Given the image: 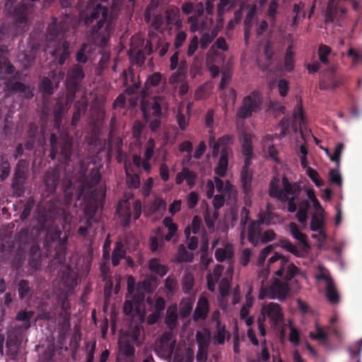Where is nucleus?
<instances>
[{
    "label": "nucleus",
    "instance_id": "obj_1",
    "mask_svg": "<svg viewBox=\"0 0 362 362\" xmlns=\"http://www.w3.org/2000/svg\"><path fill=\"white\" fill-rule=\"evenodd\" d=\"M108 0H88L86 8L80 12V18L87 26L92 25L88 39L92 45L83 43L76 54L77 64H86L93 45L105 47L113 34L116 25V16L112 10L103 5Z\"/></svg>",
    "mask_w": 362,
    "mask_h": 362
},
{
    "label": "nucleus",
    "instance_id": "obj_2",
    "mask_svg": "<svg viewBox=\"0 0 362 362\" xmlns=\"http://www.w3.org/2000/svg\"><path fill=\"white\" fill-rule=\"evenodd\" d=\"M69 30V25L66 22H59L57 19H54L47 29V40L54 42V49L50 54L61 66L65 64L71 55L70 42L66 40Z\"/></svg>",
    "mask_w": 362,
    "mask_h": 362
},
{
    "label": "nucleus",
    "instance_id": "obj_3",
    "mask_svg": "<svg viewBox=\"0 0 362 362\" xmlns=\"http://www.w3.org/2000/svg\"><path fill=\"white\" fill-rule=\"evenodd\" d=\"M282 186L283 189H281L279 178L277 176L273 177L269 185V195L281 202H287L288 211L294 213L297 209L294 195L300 192V187L297 183H291L286 175L282 177Z\"/></svg>",
    "mask_w": 362,
    "mask_h": 362
},
{
    "label": "nucleus",
    "instance_id": "obj_4",
    "mask_svg": "<svg viewBox=\"0 0 362 362\" xmlns=\"http://www.w3.org/2000/svg\"><path fill=\"white\" fill-rule=\"evenodd\" d=\"M40 230H46L45 247L47 250H51L53 244L56 243L54 247L55 254L58 257H64L66 252L67 237L61 238L62 230L54 226V221L45 220L44 217L40 219Z\"/></svg>",
    "mask_w": 362,
    "mask_h": 362
},
{
    "label": "nucleus",
    "instance_id": "obj_5",
    "mask_svg": "<svg viewBox=\"0 0 362 362\" xmlns=\"http://www.w3.org/2000/svg\"><path fill=\"white\" fill-rule=\"evenodd\" d=\"M234 136L226 134L214 141L212 146V155L216 157L220 153V157L217 165L214 169L216 175L218 177H224L228 166V157L233 155L231 146L234 141Z\"/></svg>",
    "mask_w": 362,
    "mask_h": 362
},
{
    "label": "nucleus",
    "instance_id": "obj_6",
    "mask_svg": "<svg viewBox=\"0 0 362 362\" xmlns=\"http://www.w3.org/2000/svg\"><path fill=\"white\" fill-rule=\"evenodd\" d=\"M269 265L271 269H275L274 274L286 281H291L298 274H300V269L291 262L286 256L275 252L269 259Z\"/></svg>",
    "mask_w": 362,
    "mask_h": 362
},
{
    "label": "nucleus",
    "instance_id": "obj_7",
    "mask_svg": "<svg viewBox=\"0 0 362 362\" xmlns=\"http://www.w3.org/2000/svg\"><path fill=\"white\" fill-rule=\"evenodd\" d=\"M50 153L49 158L55 160L59 153L64 163L69 165L73 154V138L68 133L60 135V138L52 133L49 138Z\"/></svg>",
    "mask_w": 362,
    "mask_h": 362
},
{
    "label": "nucleus",
    "instance_id": "obj_8",
    "mask_svg": "<svg viewBox=\"0 0 362 362\" xmlns=\"http://www.w3.org/2000/svg\"><path fill=\"white\" fill-rule=\"evenodd\" d=\"M85 73L81 64H74L67 71L66 88L69 102H74L76 94L80 90Z\"/></svg>",
    "mask_w": 362,
    "mask_h": 362
},
{
    "label": "nucleus",
    "instance_id": "obj_9",
    "mask_svg": "<svg viewBox=\"0 0 362 362\" xmlns=\"http://www.w3.org/2000/svg\"><path fill=\"white\" fill-rule=\"evenodd\" d=\"M262 98L257 91H253L243 98L242 104L237 110L236 117L241 119H246L261 110Z\"/></svg>",
    "mask_w": 362,
    "mask_h": 362
},
{
    "label": "nucleus",
    "instance_id": "obj_10",
    "mask_svg": "<svg viewBox=\"0 0 362 362\" xmlns=\"http://www.w3.org/2000/svg\"><path fill=\"white\" fill-rule=\"evenodd\" d=\"M290 292V286L288 281H282L279 279H275L269 286H262L259 298L264 299L269 298L270 299L277 298L282 301L286 298Z\"/></svg>",
    "mask_w": 362,
    "mask_h": 362
},
{
    "label": "nucleus",
    "instance_id": "obj_11",
    "mask_svg": "<svg viewBox=\"0 0 362 362\" xmlns=\"http://www.w3.org/2000/svg\"><path fill=\"white\" fill-rule=\"evenodd\" d=\"M315 278L317 281H323L326 283L325 296L327 300L332 304H337L340 300V296L329 270L320 265Z\"/></svg>",
    "mask_w": 362,
    "mask_h": 362
},
{
    "label": "nucleus",
    "instance_id": "obj_12",
    "mask_svg": "<svg viewBox=\"0 0 362 362\" xmlns=\"http://www.w3.org/2000/svg\"><path fill=\"white\" fill-rule=\"evenodd\" d=\"M336 70L335 66H331L322 72V78L319 83L320 90H334L343 83L344 77L336 75Z\"/></svg>",
    "mask_w": 362,
    "mask_h": 362
},
{
    "label": "nucleus",
    "instance_id": "obj_13",
    "mask_svg": "<svg viewBox=\"0 0 362 362\" xmlns=\"http://www.w3.org/2000/svg\"><path fill=\"white\" fill-rule=\"evenodd\" d=\"M261 314L267 315L269 319L271 326L274 329H278L284 323V313L279 304L269 303L261 309Z\"/></svg>",
    "mask_w": 362,
    "mask_h": 362
},
{
    "label": "nucleus",
    "instance_id": "obj_14",
    "mask_svg": "<svg viewBox=\"0 0 362 362\" xmlns=\"http://www.w3.org/2000/svg\"><path fill=\"white\" fill-rule=\"evenodd\" d=\"M18 72L16 73L13 77L9 78L5 83L7 90L12 93H23L26 99H31L34 96V88L28 84L20 81H14V79L19 78Z\"/></svg>",
    "mask_w": 362,
    "mask_h": 362
},
{
    "label": "nucleus",
    "instance_id": "obj_15",
    "mask_svg": "<svg viewBox=\"0 0 362 362\" xmlns=\"http://www.w3.org/2000/svg\"><path fill=\"white\" fill-rule=\"evenodd\" d=\"M242 153L245 156L244 165L242 170H251V160L253 158L252 136L248 133H243L240 136Z\"/></svg>",
    "mask_w": 362,
    "mask_h": 362
},
{
    "label": "nucleus",
    "instance_id": "obj_16",
    "mask_svg": "<svg viewBox=\"0 0 362 362\" xmlns=\"http://www.w3.org/2000/svg\"><path fill=\"white\" fill-rule=\"evenodd\" d=\"M26 180L25 173L23 170L16 168L11 184V188L14 196L17 197H23L25 194V181Z\"/></svg>",
    "mask_w": 362,
    "mask_h": 362
},
{
    "label": "nucleus",
    "instance_id": "obj_17",
    "mask_svg": "<svg viewBox=\"0 0 362 362\" xmlns=\"http://www.w3.org/2000/svg\"><path fill=\"white\" fill-rule=\"evenodd\" d=\"M73 102H69L67 93L65 98H58L54 107V117L55 123H60L63 116L68 112Z\"/></svg>",
    "mask_w": 362,
    "mask_h": 362
},
{
    "label": "nucleus",
    "instance_id": "obj_18",
    "mask_svg": "<svg viewBox=\"0 0 362 362\" xmlns=\"http://www.w3.org/2000/svg\"><path fill=\"white\" fill-rule=\"evenodd\" d=\"M209 312V303L206 297L201 296L197 303L196 308L193 313L194 321L205 320Z\"/></svg>",
    "mask_w": 362,
    "mask_h": 362
},
{
    "label": "nucleus",
    "instance_id": "obj_19",
    "mask_svg": "<svg viewBox=\"0 0 362 362\" xmlns=\"http://www.w3.org/2000/svg\"><path fill=\"white\" fill-rule=\"evenodd\" d=\"M175 342L172 341V334L170 333H164L160 340V344L158 345L159 349L163 355L166 357L172 356Z\"/></svg>",
    "mask_w": 362,
    "mask_h": 362
},
{
    "label": "nucleus",
    "instance_id": "obj_20",
    "mask_svg": "<svg viewBox=\"0 0 362 362\" xmlns=\"http://www.w3.org/2000/svg\"><path fill=\"white\" fill-rule=\"evenodd\" d=\"M59 178L60 175L57 170H48L45 173L44 182L46 187V190L49 194H53L55 192L59 185Z\"/></svg>",
    "mask_w": 362,
    "mask_h": 362
},
{
    "label": "nucleus",
    "instance_id": "obj_21",
    "mask_svg": "<svg viewBox=\"0 0 362 362\" xmlns=\"http://www.w3.org/2000/svg\"><path fill=\"white\" fill-rule=\"evenodd\" d=\"M260 221H252L248 226L247 240L254 246H257L260 240Z\"/></svg>",
    "mask_w": 362,
    "mask_h": 362
},
{
    "label": "nucleus",
    "instance_id": "obj_22",
    "mask_svg": "<svg viewBox=\"0 0 362 362\" xmlns=\"http://www.w3.org/2000/svg\"><path fill=\"white\" fill-rule=\"evenodd\" d=\"M124 169L127 176V182L130 188L137 189L140 186V177L136 173H134V168L131 163L125 161Z\"/></svg>",
    "mask_w": 362,
    "mask_h": 362
},
{
    "label": "nucleus",
    "instance_id": "obj_23",
    "mask_svg": "<svg viewBox=\"0 0 362 362\" xmlns=\"http://www.w3.org/2000/svg\"><path fill=\"white\" fill-rule=\"evenodd\" d=\"M28 264L31 268L35 270L40 269L41 267V252L37 244H33L30 247Z\"/></svg>",
    "mask_w": 362,
    "mask_h": 362
},
{
    "label": "nucleus",
    "instance_id": "obj_24",
    "mask_svg": "<svg viewBox=\"0 0 362 362\" xmlns=\"http://www.w3.org/2000/svg\"><path fill=\"white\" fill-rule=\"evenodd\" d=\"M127 251L124 245L121 240H117L112 253V264L113 267H117L120 260L126 258Z\"/></svg>",
    "mask_w": 362,
    "mask_h": 362
},
{
    "label": "nucleus",
    "instance_id": "obj_25",
    "mask_svg": "<svg viewBox=\"0 0 362 362\" xmlns=\"http://www.w3.org/2000/svg\"><path fill=\"white\" fill-rule=\"evenodd\" d=\"M148 269L151 272L160 277L164 276L169 270L168 267L165 264H160V261L158 258H152L148 260Z\"/></svg>",
    "mask_w": 362,
    "mask_h": 362
},
{
    "label": "nucleus",
    "instance_id": "obj_26",
    "mask_svg": "<svg viewBox=\"0 0 362 362\" xmlns=\"http://www.w3.org/2000/svg\"><path fill=\"white\" fill-rule=\"evenodd\" d=\"M18 298L21 300H30L33 290L30 284L27 279H21L17 284Z\"/></svg>",
    "mask_w": 362,
    "mask_h": 362
},
{
    "label": "nucleus",
    "instance_id": "obj_27",
    "mask_svg": "<svg viewBox=\"0 0 362 362\" xmlns=\"http://www.w3.org/2000/svg\"><path fill=\"white\" fill-rule=\"evenodd\" d=\"M161 78L162 75L159 72H156L148 76L145 82L144 87L141 90V97L145 98L148 96L149 95V88L158 86L161 81Z\"/></svg>",
    "mask_w": 362,
    "mask_h": 362
},
{
    "label": "nucleus",
    "instance_id": "obj_28",
    "mask_svg": "<svg viewBox=\"0 0 362 362\" xmlns=\"http://www.w3.org/2000/svg\"><path fill=\"white\" fill-rule=\"evenodd\" d=\"M252 178H253L252 170H241V175H240L241 185H242L243 191L246 196H250L252 192Z\"/></svg>",
    "mask_w": 362,
    "mask_h": 362
},
{
    "label": "nucleus",
    "instance_id": "obj_29",
    "mask_svg": "<svg viewBox=\"0 0 362 362\" xmlns=\"http://www.w3.org/2000/svg\"><path fill=\"white\" fill-rule=\"evenodd\" d=\"M88 105L86 102L77 100L74 105V113L71 122V124L74 127H76L81 119L82 114L86 112Z\"/></svg>",
    "mask_w": 362,
    "mask_h": 362
},
{
    "label": "nucleus",
    "instance_id": "obj_30",
    "mask_svg": "<svg viewBox=\"0 0 362 362\" xmlns=\"http://www.w3.org/2000/svg\"><path fill=\"white\" fill-rule=\"evenodd\" d=\"M35 312L33 310H27L26 309H22L19 310L16 316V320L23 322V324L21 327L24 329H28L31 327V319L33 317Z\"/></svg>",
    "mask_w": 362,
    "mask_h": 362
},
{
    "label": "nucleus",
    "instance_id": "obj_31",
    "mask_svg": "<svg viewBox=\"0 0 362 362\" xmlns=\"http://www.w3.org/2000/svg\"><path fill=\"white\" fill-rule=\"evenodd\" d=\"M22 341L21 338H18L13 340L10 338L6 341L7 354L11 360H16L18 356L21 344Z\"/></svg>",
    "mask_w": 362,
    "mask_h": 362
},
{
    "label": "nucleus",
    "instance_id": "obj_32",
    "mask_svg": "<svg viewBox=\"0 0 362 362\" xmlns=\"http://www.w3.org/2000/svg\"><path fill=\"white\" fill-rule=\"evenodd\" d=\"M278 245L284 249L285 250L291 252L298 257L303 256V251L299 250L293 243L288 239L281 238L279 240Z\"/></svg>",
    "mask_w": 362,
    "mask_h": 362
},
{
    "label": "nucleus",
    "instance_id": "obj_33",
    "mask_svg": "<svg viewBox=\"0 0 362 362\" xmlns=\"http://www.w3.org/2000/svg\"><path fill=\"white\" fill-rule=\"evenodd\" d=\"M291 234L293 238L298 240L304 247L309 248L310 245L308 243V238L305 234L301 233L296 223H291L289 225Z\"/></svg>",
    "mask_w": 362,
    "mask_h": 362
},
{
    "label": "nucleus",
    "instance_id": "obj_34",
    "mask_svg": "<svg viewBox=\"0 0 362 362\" xmlns=\"http://www.w3.org/2000/svg\"><path fill=\"white\" fill-rule=\"evenodd\" d=\"M177 319L176 307H169L166 312L165 322L170 329H173L176 327Z\"/></svg>",
    "mask_w": 362,
    "mask_h": 362
},
{
    "label": "nucleus",
    "instance_id": "obj_35",
    "mask_svg": "<svg viewBox=\"0 0 362 362\" xmlns=\"http://www.w3.org/2000/svg\"><path fill=\"white\" fill-rule=\"evenodd\" d=\"M117 211L120 217L123 218L125 225H128L132 217L131 206L129 202H126L123 205L118 204Z\"/></svg>",
    "mask_w": 362,
    "mask_h": 362
},
{
    "label": "nucleus",
    "instance_id": "obj_36",
    "mask_svg": "<svg viewBox=\"0 0 362 362\" xmlns=\"http://www.w3.org/2000/svg\"><path fill=\"white\" fill-rule=\"evenodd\" d=\"M194 284V277L192 273L187 272L185 273L182 281V291L185 293L189 294L191 293Z\"/></svg>",
    "mask_w": 362,
    "mask_h": 362
},
{
    "label": "nucleus",
    "instance_id": "obj_37",
    "mask_svg": "<svg viewBox=\"0 0 362 362\" xmlns=\"http://www.w3.org/2000/svg\"><path fill=\"white\" fill-rule=\"evenodd\" d=\"M177 261L179 262H192L194 259L192 253L187 251L184 245H180L177 250Z\"/></svg>",
    "mask_w": 362,
    "mask_h": 362
},
{
    "label": "nucleus",
    "instance_id": "obj_38",
    "mask_svg": "<svg viewBox=\"0 0 362 362\" xmlns=\"http://www.w3.org/2000/svg\"><path fill=\"white\" fill-rule=\"evenodd\" d=\"M257 11V8L255 6H252L250 8L244 20V27H245V36L247 37V34L252 28V21L255 16Z\"/></svg>",
    "mask_w": 362,
    "mask_h": 362
},
{
    "label": "nucleus",
    "instance_id": "obj_39",
    "mask_svg": "<svg viewBox=\"0 0 362 362\" xmlns=\"http://www.w3.org/2000/svg\"><path fill=\"white\" fill-rule=\"evenodd\" d=\"M323 212H318V215L314 214L312 216L310 221V230L313 231H318L320 233L322 232L323 228Z\"/></svg>",
    "mask_w": 362,
    "mask_h": 362
},
{
    "label": "nucleus",
    "instance_id": "obj_40",
    "mask_svg": "<svg viewBox=\"0 0 362 362\" xmlns=\"http://www.w3.org/2000/svg\"><path fill=\"white\" fill-rule=\"evenodd\" d=\"M348 350L351 360L354 361V362H360V354L362 351V338L357 341L351 347H349Z\"/></svg>",
    "mask_w": 362,
    "mask_h": 362
},
{
    "label": "nucleus",
    "instance_id": "obj_41",
    "mask_svg": "<svg viewBox=\"0 0 362 362\" xmlns=\"http://www.w3.org/2000/svg\"><path fill=\"white\" fill-rule=\"evenodd\" d=\"M163 105V100L160 97L154 98L149 111L154 117H160L162 114V105Z\"/></svg>",
    "mask_w": 362,
    "mask_h": 362
},
{
    "label": "nucleus",
    "instance_id": "obj_42",
    "mask_svg": "<svg viewBox=\"0 0 362 362\" xmlns=\"http://www.w3.org/2000/svg\"><path fill=\"white\" fill-rule=\"evenodd\" d=\"M163 224L168 229V233L165 235V240L169 241L175 235L177 226L176 223H173V219L170 217H165L163 219Z\"/></svg>",
    "mask_w": 362,
    "mask_h": 362
},
{
    "label": "nucleus",
    "instance_id": "obj_43",
    "mask_svg": "<svg viewBox=\"0 0 362 362\" xmlns=\"http://www.w3.org/2000/svg\"><path fill=\"white\" fill-rule=\"evenodd\" d=\"M279 3L276 1L272 0L269 4L267 11V16L269 17V22L272 25L274 26L276 20L277 9Z\"/></svg>",
    "mask_w": 362,
    "mask_h": 362
},
{
    "label": "nucleus",
    "instance_id": "obj_44",
    "mask_svg": "<svg viewBox=\"0 0 362 362\" xmlns=\"http://www.w3.org/2000/svg\"><path fill=\"white\" fill-rule=\"evenodd\" d=\"M39 88L43 95H51L54 93L52 82L47 77H44L42 79Z\"/></svg>",
    "mask_w": 362,
    "mask_h": 362
},
{
    "label": "nucleus",
    "instance_id": "obj_45",
    "mask_svg": "<svg viewBox=\"0 0 362 362\" xmlns=\"http://www.w3.org/2000/svg\"><path fill=\"white\" fill-rule=\"evenodd\" d=\"M184 177L187 183V185L190 189L193 188L196 184L198 174L196 172L189 170V168L187 167H184Z\"/></svg>",
    "mask_w": 362,
    "mask_h": 362
},
{
    "label": "nucleus",
    "instance_id": "obj_46",
    "mask_svg": "<svg viewBox=\"0 0 362 362\" xmlns=\"http://www.w3.org/2000/svg\"><path fill=\"white\" fill-rule=\"evenodd\" d=\"M233 252L224 248H217L215 251V258L218 262H223L226 259L231 261Z\"/></svg>",
    "mask_w": 362,
    "mask_h": 362
},
{
    "label": "nucleus",
    "instance_id": "obj_47",
    "mask_svg": "<svg viewBox=\"0 0 362 362\" xmlns=\"http://www.w3.org/2000/svg\"><path fill=\"white\" fill-rule=\"evenodd\" d=\"M331 48L326 45H320L318 48V57L321 63L327 65L329 64L328 56L331 53Z\"/></svg>",
    "mask_w": 362,
    "mask_h": 362
},
{
    "label": "nucleus",
    "instance_id": "obj_48",
    "mask_svg": "<svg viewBox=\"0 0 362 362\" xmlns=\"http://www.w3.org/2000/svg\"><path fill=\"white\" fill-rule=\"evenodd\" d=\"M216 333L214 338L218 344H223L226 339V327L225 325H221L220 320L216 321Z\"/></svg>",
    "mask_w": 362,
    "mask_h": 362
},
{
    "label": "nucleus",
    "instance_id": "obj_49",
    "mask_svg": "<svg viewBox=\"0 0 362 362\" xmlns=\"http://www.w3.org/2000/svg\"><path fill=\"white\" fill-rule=\"evenodd\" d=\"M218 217V211H214L212 213L209 210H206L204 214V221L208 228L211 229L214 227V223Z\"/></svg>",
    "mask_w": 362,
    "mask_h": 362
},
{
    "label": "nucleus",
    "instance_id": "obj_50",
    "mask_svg": "<svg viewBox=\"0 0 362 362\" xmlns=\"http://www.w3.org/2000/svg\"><path fill=\"white\" fill-rule=\"evenodd\" d=\"M209 336L210 333L207 331V335H205L200 331H197L196 333V341L198 347L208 348L209 345Z\"/></svg>",
    "mask_w": 362,
    "mask_h": 362
},
{
    "label": "nucleus",
    "instance_id": "obj_51",
    "mask_svg": "<svg viewBox=\"0 0 362 362\" xmlns=\"http://www.w3.org/2000/svg\"><path fill=\"white\" fill-rule=\"evenodd\" d=\"M98 211V204L95 201H88L86 202L84 206V214L86 216L95 218Z\"/></svg>",
    "mask_w": 362,
    "mask_h": 362
},
{
    "label": "nucleus",
    "instance_id": "obj_52",
    "mask_svg": "<svg viewBox=\"0 0 362 362\" xmlns=\"http://www.w3.org/2000/svg\"><path fill=\"white\" fill-rule=\"evenodd\" d=\"M307 175L317 187L324 185L323 180L320 178L318 173L315 169L308 168L307 170Z\"/></svg>",
    "mask_w": 362,
    "mask_h": 362
},
{
    "label": "nucleus",
    "instance_id": "obj_53",
    "mask_svg": "<svg viewBox=\"0 0 362 362\" xmlns=\"http://www.w3.org/2000/svg\"><path fill=\"white\" fill-rule=\"evenodd\" d=\"M0 170H1L0 180H1V181H4L8 177V176L10 175V172H11L10 164L7 160H4L3 158L1 159V163L0 165Z\"/></svg>",
    "mask_w": 362,
    "mask_h": 362
},
{
    "label": "nucleus",
    "instance_id": "obj_54",
    "mask_svg": "<svg viewBox=\"0 0 362 362\" xmlns=\"http://www.w3.org/2000/svg\"><path fill=\"white\" fill-rule=\"evenodd\" d=\"M307 196L308 199L310 200V202L313 203V207L317 212H324V209H322L320 202L317 199L313 189H308Z\"/></svg>",
    "mask_w": 362,
    "mask_h": 362
},
{
    "label": "nucleus",
    "instance_id": "obj_55",
    "mask_svg": "<svg viewBox=\"0 0 362 362\" xmlns=\"http://www.w3.org/2000/svg\"><path fill=\"white\" fill-rule=\"evenodd\" d=\"M243 16V6L234 13V18L231 19L227 25L228 30H232L235 26L241 21Z\"/></svg>",
    "mask_w": 362,
    "mask_h": 362
},
{
    "label": "nucleus",
    "instance_id": "obj_56",
    "mask_svg": "<svg viewBox=\"0 0 362 362\" xmlns=\"http://www.w3.org/2000/svg\"><path fill=\"white\" fill-rule=\"evenodd\" d=\"M329 181L337 186L342 185V178L337 169H330L329 171Z\"/></svg>",
    "mask_w": 362,
    "mask_h": 362
},
{
    "label": "nucleus",
    "instance_id": "obj_57",
    "mask_svg": "<svg viewBox=\"0 0 362 362\" xmlns=\"http://www.w3.org/2000/svg\"><path fill=\"white\" fill-rule=\"evenodd\" d=\"M33 205L34 201L33 199L30 198L23 206V211L20 216L21 220H25L29 217L33 208Z\"/></svg>",
    "mask_w": 362,
    "mask_h": 362
},
{
    "label": "nucleus",
    "instance_id": "obj_58",
    "mask_svg": "<svg viewBox=\"0 0 362 362\" xmlns=\"http://www.w3.org/2000/svg\"><path fill=\"white\" fill-rule=\"evenodd\" d=\"M288 325L291 329V332L289 334V341L295 346H297L300 343L299 332L298 329L292 325L291 321H289Z\"/></svg>",
    "mask_w": 362,
    "mask_h": 362
},
{
    "label": "nucleus",
    "instance_id": "obj_59",
    "mask_svg": "<svg viewBox=\"0 0 362 362\" xmlns=\"http://www.w3.org/2000/svg\"><path fill=\"white\" fill-rule=\"evenodd\" d=\"M347 56L352 59L353 65H357L362 63V52L350 48L347 52Z\"/></svg>",
    "mask_w": 362,
    "mask_h": 362
},
{
    "label": "nucleus",
    "instance_id": "obj_60",
    "mask_svg": "<svg viewBox=\"0 0 362 362\" xmlns=\"http://www.w3.org/2000/svg\"><path fill=\"white\" fill-rule=\"evenodd\" d=\"M274 250V247L272 245L266 246L264 248H263L259 255L258 259H257V264L259 266L263 265L265 259H267V256L271 253V252Z\"/></svg>",
    "mask_w": 362,
    "mask_h": 362
},
{
    "label": "nucleus",
    "instance_id": "obj_61",
    "mask_svg": "<svg viewBox=\"0 0 362 362\" xmlns=\"http://www.w3.org/2000/svg\"><path fill=\"white\" fill-rule=\"evenodd\" d=\"M231 4L230 0H219L217 5V17L221 18Z\"/></svg>",
    "mask_w": 362,
    "mask_h": 362
},
{
    "label": "nucleus",
    "instance_id": "obj_62",
    "mask_svg": "<svg viewBox=\"0 0 362 362\" xmlns=\"http://www.w3.org/2000/svg\"><path fill=\"white\" fill-rule=\"evenodd\" d=\"M199 46V38L197 35H194L188 45L187 55L188 57H192L195 53Z\"/></svg>",
    "mask_w": 362,
    "mask_h": 362
},
{
    "label": "nucleus",
    "instance_id": "obj_63",
    "mask_svg": "<svg viewBox=\"0 0 362 362\" xmlns=\"http://www.w3.org/2000/svg\"><path fill=\"white\" fill-rule=\"evenodd\" d=\"M165 287L169 292H175L177 287L175 278L171 275L168 276L165 280Z\"/></svg>",
    "mask_w": 362,
    "mask_h": 362
},
{
    "label": "nucleus",
    "instance_id": "obj_64",
    "mask_svg": "<svg viewBox=\"0 0 362 362\" xmlns=\"http://www.w3.org/2000/svg\"><path fill=\"white\" fill-rule=\"evenodd\" d=\"M219 293L222 296H226L230 289V281L227 277L223 278L218 286Z\"/></svg>",
    "mask_w": 362,
    "mask_h": 362
}]
</instances>
